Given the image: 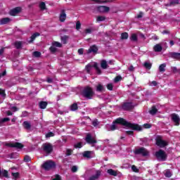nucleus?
<instances>
[{
	"label": "nucleus",
	"instance_id": "obj_49",
	"mask_svg": "<svg viewBox=\"0 0 180 180\" xmlns=\"http://www.w3.org/2000/svg\"><path fill=\"white\" fill-rule=\"evenodd\" d=\"M72 172H77L78 171V167L77 166H72L71 168Z\"/></svg>",
	"mask_w": 180,
	"mask_h": 180
},
{
	"label": "nucleus",
	"instance_id": "obj_44",
	"mask_svg": "<svg viewBox=\"0 0 180 180\" xmlns=\"http://www.w3.org/2000/svg\"><path fill=\"white\" fill-rule=\"evenodd\" d=\"M92 124L94 127H96L97 126L99 125V122H98V120H94L93 122H92Z\"/></svg>",
	"mask_w": 180,
	"mask_h": 180
},
{
	"label": "nucleus",
	"instance_id": "obj_36",
	"mask_svg": "<svg viewBox=\"0 0 180 180\" xmlns=\"http://www.w3.org/2000/svg\"><path fill=\"white\" fill-rule=\"evenodd\" d=\"M143 65L147 70H150L153 65L150 63L145 62Z\"/></svg>",
	"mask_w": 180,
	"mask_h": 180
},
{
	"label": "nucleus",
	"instance_id": "obj_3",
	"mask_svg": "<svg viewBox=\"0 0 180 180\" xmlns=\"http://www.w3.org/2000/svg\"><path fill=\"white\" fill-rule=\"evenodd\" d=\"M41 167L44 168V169H45V171H50V169L56 168V163L52 160H48L44 162Z\"/></svg>",
	"mask_w": 180,
	"mask_h": 180
},
{
	"label": "nucleus",
	"instance_id": "obj_52",
	"mask_svg": "<svg viewBox=\"0 0 180 180\" xmlns=\"http://www.w3.org/2000/svg\"><path fill=\"white\" fill-rule=\"evenodd\" d=\"M85 33H86V34H91V33H92V29H91V28L86 29Z\"/></svg>",
	"mask_w": 180,
	"mask_h": 180
},
{
	"label": "nucleus",
	"instance_id": "obj_13",
	"mask_svg": "<svg viewBox=\"0 0 180 180\" xmlns=\"http://www.w3.org/2000/svg\"><path fill=\"white\" fill-rule=\"evenodd\" d=\"M6 146L8 147L15 148H23V144L20 143H6Z\"/></svg>",
	"mask_w": 180,
	"mask_h": 180
},
{
	"label": "nucleus",
	"instance_id": "obj_10",
	"mask_svg": "<svg viewBox=\"0 0 180 180\" xmlns=\"http://www.w3.org/2000/svg\"><path fill=\"white\" fill-rule=\"evenodd\" d=\"M97 11L101 13H106L110 11V8L106 6H100L97 7Z\"/></svg>",
	"mask_w": 180,
	"mask_h": 180
},
{
	"label": "nucleus",
	"instance_id": "obj_42",
	"mask_svg": "<svg viewBox=\"0 0 180 180\" xmlns=\"http://www.w3.org/2000/svg\"><path fill=\"white\" fill-rule=\"evenodd\" d=\"M39 8L41 11H44V9H46V4L44 2H41L39 4Z\"/></svg>",
	"mask_w": 180,
	"mask_h": 180
},
{
	"label": "nucleus",
	"instance_id": "obj_29",
	"mask_svg": "<svg viewBox=\"0 0 180 180\" xmlns=\"http://www.w3.org/2000/svg\"><path fill=\"white\" fill-rule=\"evenodd\" d=\"M165 67H167V64L162 63L159 66V71L160 72H165Z\"/></svg>",
	"mask_w": 180,
	"mask_h": 180
},
{
	"label": "nucleus",
	"instance_id": "obj_5",
	"mask_svg": "<svg viewBox=\"0 0 180 180\" xmlns=\"http://www.w3.org/2000/svg\"><path fill=\"white\" fill-rule=\"evenodd\" d=\"M155 141H156V146H158V147H160V148H164V147H166V146H168V142L162 140V136H158L155 139Z\"/></svg>",
	"mask_w": 180,
	"mask_h": 180
},
{
	"label": "nucleus",
	"instance_id": "obj_2",
	"mask_svg": "<svg viewBox=\"0 0 180 180\" xmlns=\"http://www.w3.org/2000/svg\"><path fill=\"white\" fill-rule=\"evenodd\" d=\"M82 95L84 98H87V99H92V97L94 96V91L92 90V88L89 86L85 87L82 91Z\"/></svg>",
	"mask_w": 180,
	"mask_h": 180
},
{
	"label": "nucleus",
	"instance_id": "obj_9",
	"mask_svg": "<svg viewBox=\"0 0 180 180\" xmlns=\"http://www.w3.org/2000/svg\"><path fill=\"white\" fill-rule=\"evenodd\" d=\"M102 175V172L101 170H96V174H93L89 178V180H98Z\"/></svg>",
	"mask_w": 180,
	"mask_h": 180
},
{
	"label": "nucleus",
	"instance_id": "obj_47",
	"mask_svg": "<svg viewBox=\"0 0 180 180\" xmlns=\"http://www.w3.org/2000/svg\"><path fill=\"white\" fill-rule=\"evenodd\" d=\"M179 4V0H172L170 2V5H178Z\"/></svg>",
	"mask_w": 180,
	"mask_h": 180
},
{
	"label": "nucleus",
	"instance_id": "obj_4",
	"mask_svg": "<svg viewBox=\"0 0 180 180\" xmlns=\"http://www.w3.org/2000/svg\"><path fill=\"white\" fill-rule=\"evenodd\" d=\"M155 155L159 161H165V160H167V154L161 149L155 153Z\"/></svg>",
	"mask_w": 180,
	"mask_h": 180
},
{
	"label": "nucleus",
	"instance_id": "obj_61",
	"mask_svg": "<svg viewBox=\"0 0 180 180\" xmlns=\"http://www.w3.org/2000/svg\"><path fill=\"white\" fill-rule=\"evenodd\" d=\"M6 75V70H4L2 74L0 73V78H2V77H5Z\"/></svg>",
	"mask_w": 180,
	"mask_h": 180
},
{
	"label": "nucleus",
	"instance_id": "obj_40",
	"mask_svg": "<svg viewBox=\"0 0 180 180\" xmlns=\"http://www.w3.org/2000/svg\"><path fill=\"white\" fill-rule=\"evenodd\" d=\"M49 50H50L51 53H56V51H57V48H56V46L54 45H52L49 48Z\"/></svg>",
	"mask_w": 180,
	"mask_h": 180
},
{
	"label": "nucleus",
	"instance_id": "obj_25",
	"mask_svg": "<svg viewBox=\"0 0 180 180\" xmlns=\"http://www.w3.org/2000/svg\"><path fill=\"white\" fill-rule=\"evenodd\" d=\"M96 91L97 92H102L103 91H105V87H103V85L101 84H98L96 86Z\"/></svg>",
	"mask_w": 180,
	"mask_h": 180
},
{
	"label": "nucleus",
	"instance_id": "obj_51",
	"mask_svg": "<svg viewBox=\"0 0 180 180\" xmlns=\"http://www.w3.org/2000/svg\"><path fill=\"white\" fill-rule=\"evenodd\" d=\"M11 120L9 119V117H6V118H3L2 120H1V123H5V122H9Z\"/></svg>",
	"mask_w": 180,
	"mask_h": 180
},
{
	"label": "nucleus",
	"instance_id": "obj_57",
	"mask_svg": "<svg viewBox=\"0 0 180 180\" xmlns=\"http://www.w3.org/2000/svg\"><path fill=\"white\" fill-rule=\"evenodd\" d=\"M143 127H144L145 129H150L151 124H143Z\"/></svg>",
	"mask_w": 180,
	"mask_h": 180
},
{
	"label": "nucleus",
	"instance_id": "obj_41",
	"mask_svg": "<svg viewBox=\"0 0 180 180\" xmlns=\"http://www.w3.org/2000/svg\"><path fill=\"white\" fill-rule=\"evenodd\" d=\"M91 70H92V66L91 65H87L86 66V71L88 72V74L91 73Z\"/></svg>",
	"mask_w": 180,
	"mask_h": 180
},
{
	"label": "nucleus",
	"instance_id": "obj_48",
	"mask_svg": "<svg viewBox=\"0 0 180 180\" xmlns=\"http://www.w3.org/2000/svg\"><path fill=\"white\" fill-rule=\"evenodd\" d=\"M107 88L109 91H112L113 90V84H107Z\"/></svg>",
	"mask_w": 180,
	"mask_h": 180
},
{
	"label": "nucleus",
	"instance_id": "obj_19",
	"mask_svg": "<svg viewBox=\"0 0 180 180\" xmlns=\"http://www.w3.org/2000/svg\"><path fill=\"white\" fill-rule=\"evenodd\" d=\"M169 57H171L172 58H175L176 60H180V53L172 52L169 53Z\"/></svg>",
	"mask_w": 180,
	"mask_h": 180
},
{
	"label": "nucleus",
	"instance_id": "obj_62",
	"mask_svg": "<svg viewBox=\"0 0 180 180\" xmlns=\"http://www.w3.org/2000/svg\"><path fill=\"white\" fill-rule=\"evenodd\" d=\"M129 71L133 72L134 71V67L133 65H130L129 68H128Z\"/></svg>",
	"mask_w": 180,
	"mask_h": 180
},
{
	"label": "nucleus",
	"instance_id": "obj_53",
	"mask_svg": "<svg viewBox=\"0 0 180 180\" xmlns=\"http://www.w3.org/2000/svg\"><path fill=\"white\" fill-rule=\"evenodd\" d=\"M71 154H72V150L71 149H67L66 150V155H71Z\"/></svg>",
	"mask_w": 180,
	"mask_h": 180
},
{
	"label": "nucleus",
	"instance_id": "obj_8",
	"mask_svg": "<svg viewBox=\"0 0 180 180\" xmlns=\"http://www.w3.org/2000/svg\"><path fill=\"white\" fill-rule=\"evenodd\" d=\"M135 154H141L143 157L148 155V150L144 148H141L135 150Z\"/></svg>",
	"mask_w": 180,
	"mask_h": 180
},
{
	"label": "nucleus",
	"instance_id": "obj_16",
	"mask_svg": "<svg viewBox=\"0 0 180 180\" xmlns=\"http://www.w3.org/2000/svg\"><path fill=\"white\" fill-rule=\"evenodd\" d=\"M124 110H131L133 109V104L131 103H124L122 105Z\"/></svg>",
	"mask_w": 180,
	"mask_h": 180
},
{
	"label": "nucleus",
	"instance_id": "obj_31",
	"mask_svg": "<svg viewBox=\"0 0 180 180\" xmlns=\"http://www.w3.org/2000/svg\"><path fill=\"white\" fill-rule=\"evenodd\" d=\"M78 110V104H77L76 103L70 105V110H72V112H75V110Z\"/></svg>",
	"mask_w": 180,
	"mask_h": 180
},
{
	"label": "nucleus",
	"instance_id": "obj_20",
	"mask_svg": "<svg viewBox=\"0 0 180 180\" xmlns=\"http://www.w3.org/2000/svg\"><path fill=\"white\" fill-rule=\"evenodd\" d=\"M9 22H11V18H1L0 20V25H7Z\"/></svg>",
	"mask_w": 180,
	"mask_h": 180
},
{
	"label": "nucleus",
	"instance_id": "obj_6",
	"mask_svg": "<svg viewBox=\"0 0 180 180\" xmlns=\"http://www.w3.org/2000/svg\"><path fill=\"white\" fill-rule=\"evenodd\" d=\"M42 148L46 154H51V153H53V145L50 143H44Z\"/></svg>",
	"mask_w": 180,
	"mask_h": 180
},
{
	"label": "nucleus",
	"instance_id": "obj_56",
	"mask_svg": "<svg viewBox=\"0 0 180 180\" xmlns=\"http://www.w3.org/2000/svg\"><path fill=\"white\" fill-rule=\"evenodd\" d=\"M131 169H132V171H134V172H138V171H139V169H137V167L134 165H133L131 167Z\"/></svg>",
	"mask_w": 180,
	"mask_h": 180
},
{
	"label": "nucleus",
	"instance_id": "obj_32",
	"mask_svg": "<svg viewBox=\"0 0 180 180\" xmlns=\"http://www.w3.org/2000/svg\"><path fill=\"white\" fill-rule=\"evenodd\" d=\"M23 126L25 129H27V130H29L32 127V125H30V123L27 121H25L23 122Z\"/></svg>",
	"mask_w": 180,
	"mask_h": 180
},
{
	"label": "nucleus",
	"instance_id": "obj_22",
	"mask_svg": "<svg viewBox=\"0 0 180 180\" xmlns=\"http://www.w3.org/2000/svg\"><path fill=\"white\" fill-rule=\"evenodd\" d=\"M47 105H49V103L46 101H41L39 102V108L40 109H46V108H47Z\"/></svg>",
	"mask_w": 180,
	"mask_h": 180
},
{
	"label": "nucleus",
	"instance_id": "obj_7",
	"mask_svg": "<svg viewBox=\"0 0 180 180\" xmlns=\"http://www.w3.org/2000/svg\"><path fill=\"white\" fill-rule=\"evenodd\" d=\"M85 140L88 143V144H91L92 147L94 146V144H96L97 143L96 139L92 138V135H91V134H86Z\"/></svg>",
	"mask_w": 180,
	"mask_h": 180
},
{
	"label": "nucleus",
	"instance_id": "obj_63",
	"mask_svg": "<svg viewBox=\"0 0 180 180\" xmlns=\"http://www.w3.org/2000/svg\"><path fill=\"white\" fill-rule=\"evenodd\" d=\"M78 53L80 55L84 54V49H79L78 50Z\"/></svg>",
	"mask_w": 180,
	"mask_h": 180
},
{
	"label": "nucleus",
	"instance_id": "obj_39",
	"mask_svg": "<svg viewBox=\"0 0 180 180\" xmlns=\"http://www.w3.org/2000/svg\"><path fill=\"white\" fill-rule=\"evenodd\" d=\"M33 57H36L37 58H39V57H40V56H41V53L39 52V51H34L32 53Z\"/></svg>",
	"mask_w": 180,
	"mask_h": 180
},
{
	"label": "nucleus",
	"instance_id": "obj_35",
	"mask_svg": "<svg viewBox=\"0 0 180 180\" xmlns=\"http://www.w3.org/2000/svg\"><path fill=\"white\" fill-rule=\"evenodd\" d=\"M14 46L16 49H22V41H15Z\"/></svg>",
	"mask_w": 180,
	"mask_h": 180
},
{
	"label": "nucleus",
	"instance_id": "obj_54",
	"mask_svg": "<svg viewBox=\"0 0 180 180\" xmlns=\"http://www.w3.org/2000/svg\"><path fill=\"white\" fill-rule=\"evenodd\" d=\"M46 137H54V134L53 132H49L48 134H46Z\"/></svg>",
	"mask_w": 180,
	"mask_h": 180
},
{
	"label": "nucleus",
	"instance_id": "obj_21",
	"mask_svg": "<svg viewBox=\"0 0 180 180\" xmlns=\"http://www.w3.org/2000/svg\"><path fill=\"white\" fill-rule=\"evenodd\" d=\"M40 36V33L39 32H35L31 36V40L30 41V43H32L35 39L36 37H39Z\"/></svg>",
	"mask_w": 180,
	"mask_h": 180
},
{
	"label": "nucleus",
	"instance_id": "obj_43",
	"mask_svg": "<svg viewBox=\"0 0 180 180\" xmlns=\"http://www.w3.org/2000/svg\"><path fill=\"white\" fill-rule=\"evenodd\" d=\"M94 68H96V70L98 74H101V69H99V67H98V64H97V63H95V64L94 65Z\"/></svg>",
	"mask_w": 180,
	"mask_h": 180
},
{
	"label": "nucleus",
	"instance_id": "obj_18",
	"mask_svg": "<svg viewBox=\"0 0 180 180\" xmlns=\"http://www.w3.org/2000/svg\"><path fill=\"white\" fill-rule=\"evenodd\" d=\"M91 53H98V47L95 45L90 46V48L87 51V53L91 54Z\"/></svg>",
	"mask_w": 180,
	"mask_h": 180
},
{
	"label": "nucleus",
	"instance_id": "obj_30",
	"mask_svg": "<svg viewBox=\"0 0 180 180\" xmlns=\"http://www.w3.org/2000/svg\"><path fill=\"white\" fill-rule=\"evenodd\" d=\"M158 112V110L155 106H153L151 108L150 110L149 111V113L152 115H154Z\"/></svg>",
	"mask_w": 180,
	"mask_h": 180
},
{
	"label": "nucleus",
	"instance_id": "obj_12",
	"mask_svg": "<svg viewBox=\"0 0 180 180\" xmlns=\"http://www.w3.org/2000/svg\"><path fill=\"white\" fill-rule=\"evenodd\" d=\"M172 120L175 123L176 126H179V116L175 113L171 115Z\"/></svg>",
	"mask_w": 180,
	"mask_h": 180
},
{
	"label": "nucleus",
	"instance_id": "obj_38",
	"mask_svg": "<svg viewBox=\"0 0 180 180\" xmlns=\"http://www.w3.org/2000/svg\"><path fill=\"white\" fill-rule=\"evenodd\" d=\"M165 176H167V178H171L172 176V173H171V171L166 170L165 172Z\"/></svg>",
	"mask_w": 180,
	"mask_h": 180
},
{
	"label": "nucleus",
	"instance_id": "obj_28",
	"mask_svg": "<svg viewBox=\"0 0 180 180\" xmlns=\"http://www.w3.org/2000/svg\"><path fill=\"white\" fill-rule=\"evenodd\" d=\"M129 39V34L127 32H123L121 34V40H127Z\"/></svg>",
	"mask_w": 180,
	"mask_h": 180
},
{
	"label": "nucleus",
	"instance_id": "obj_11",
	"mask_svg": "<svg viewBox=\"0 0 180 180\" xmlns=\"http://www.w3.org/2000/svg\"><path fill=\"white\" fill-rule=\"evenodd\" d=\"M20 12H22V8L16 7L11 10L9 13L11 16H16V15L20 13Z\"/></svg>",
	"mask_w": 180,
	"mask_h": 180
},
{
	"label": "nucleus",
	"instance_id": "obj_26",
	"mask_svg": "<svg viewBox=\"0 0 180 180\" xmlns=\"http://www.w3.org/2000/svg\"><path fill=\"white\" fill-rule=\"evenodd\" d=\"M101 68H103V70H106V68L109 67L108 65V62H106V60H101Z\"/></svg>",
	"mask_w": 180,
	"mask_h": 180
},
{
	"label": "nucleus",
	"instance_id": "obj_45",
	"mask_svg": "<svg viewBox=\"0 0 180 180\" xmlns=\"http://www.w3.org/2000/svg\"><path fill=\"white\" fill-rule=\"evenodd\" d=\"M160 44H162V47L163 46L162 49H165V50L168 48L167 42H160Z\"/></svg>",
	"mask_w": 180,
	"mask_h": 180
},
{
	"label": "nucleus",
	"instance_id": "obj_58",
	"mask_svg": "<svg viewBox=\"0 0 180 180\" xmlns=\"http://www.w3.org/2000/svg\"><path fill=\"white\" fill-rule=\"evenodd\" d=\"M24 160L25 161V162H29V161H30V157L29 156H25L24 158Z\"/></svg>",
	"mask_w": 180,
	"mask_h": 180
},
{
	"label": "nucleus",
	"instance_id": "obj_23",
	"mask_svg": "<svg viewBox=\"0 0 180 180\" xmlns=\"http://www.w3.org/2000/svg\"><path fill=\"white\" fill-rule=\"evenodd\" d=\"M108 174H109L110 175H112V176H117V172L112 169H109L107 171Z\"/></svg>",
	"mask_w": 180,
	"mask_h": 180
},
{
	"label": "nucleus",
	"instance_id": "obj_50",
	"mask_svg": "<svg viewBox=\"0 0 180 180\" xmlns=\"http://www.w3.org/2000/svg\"><path fill=\"white\" fill-rule=\"evenodd\" d=\"M119 81H122V77L121 76H117L114 79L115 82H119Z\"/></svg>",
	"mask_w": 180,
	"mask_h": 180
},
{
	"label": "nucleus",
	"instance_id": "obj_33",
	"mask_svg": "<svg viewBox=\"0 0 180 180\" xmlns=\"http://www.w3.org/2000/svg\"><path fill=\"white\" fill-rule=\"evenodd\" d=\"M52 46H54L55 47H59V48H61L63 47V44L58 42V41H53L52 42Z\"/></svg>",
	"mask_w": 180,
	"mask_h": 180
},
{
	"label": "nucleus",
	"instance_id": "obj_64",
	"mask_svg": "<svg viewBox=\"0 0 180 180\" xmlns=\"http://www.w3.org/2000/svg\"><path fill=\"white\" fill-rule=\"evenodd\" d=\"M151 85H153V86H157L158 83H157L156 81H153V82H151Z\"/></svg>",
	"mask_w": 180,
	"mask_h": 180
},
{
	"label": "nucleus",
	"instance_id": "obj_34",
	"mask_svg": "<svg viewBox=\"0 0 180 180\" xmlns=\"http://www.w3.org/2000/svg\"><path fill=\"white\" fill-rule=\"evenodd\" d=\"M106 20V17L103 15H100L96 18V22H103Z\"/></svg>",
	"mask_w": 180,
	"mask_h": 180
},
{
	"label": "nucleus",
	"instance_id": "obj_15",
	"mask_svg": "<svg viewBox=\"0 0 180 180\" xmlns=\"http://www.w3.org/2000/svg\"><path fill=\"white\" fill-rule=\"evenodd\" d=\"M162 45L161 43L160 44H157L153 46V51L155 53H161V51H162Z\"/></svg>",
	"mask_w": 180,
	"mask_h": 180
},
{
	"label": "nucleus",
	"instance_id": "obj_17",
	"mask_svg": "<svg viewBox=\"0 0 180 180\" xmlns=\"http://www.w3.org/2000/svg\"><path fill=\"white\" fill-rule=\"evenodd\" d=\"M67 19V14L65 13V10H62L59 16L60 22H65Z\"/></svg>",
	"mask_w": 180,
	"mask_h": 180
},
{
	"label": "nucleus",
	"instance_id": "obj_46",
	"mask_svg": "<svg viewBox=\"0 0 180 180\" xmlns=\"http://www.w3.org/2000/svg\"><path fill=\"white\" fill-rule=\"evenodd\" d=\"M79 29H81V22L77 21L76 22V30H79Z\"/></svg>",
	"mask_w": 180,
	"mask_h": 180
},
{
	"label": "nucleus",
	"instance_id": "obj_59",
	"mask_svg": "<svg viewBox=\"0 0 180 180\" xmlns=\"http://www.w3.org/2000/svg\"><path fill=\"white\" fill-rule=\"evenodd\" d=\"M172 71L173 72H174V74H175V73L178 72V69L176 68V67H172Z\"/></svg>",
	"mask_w": 180,
	"mask_h": 180
},
{
	"label": "nucleus",
	"instance_id": "obj_1",
	"mask_svg": "<svg viewBox=\"0 0 180 180\" xmlns=\"http://www.w3.org/2000/svg\"><path fill=\"white\" fill-rule=\"evenodd\" d=\"M117 124H122V126L132 129V130H137L138 131H141V130H143V128L140 125L137 124H131V122H127L126 120L120 117L115 120L112 125L108 126V131H114V130H117Z\"/></svg>",
	"mask_w": 180,
	"mask_h": 180
},
{
	"label": "nucleus",
	"instance_id": "obj_37",
	"mask_svg": "<svg viewBox=\"0 0 180 180\" xmlns=\"http://www.w3.org/2000/svg\"><path fill=\"white\" fill-rule=\"evenodd\" d=\"M130 40H131V41H137V40H138V39H137V34H132L131 35Z\"/></svg>",
	"mask_w": 180,
	"mask_h": 180
},
{
	"label": "nucleus",
	"instance_id": "obj_55",
	"mask_svg": "<svg viewBox=\"0 0 180 180\" xmlns=\"http://www.w3.org/2000/svg\"><path fill=\"white\" fill-rule=\"evenodd\" d=\"M75 148H81L82 147V143H78L76 145H75Z\"/></svg>",
	"mask_w": 180,
	"mask_h": 180
},
{
	"label": "nucleus",
	"instance_id": "obj_24",
	"mask_svg": "<svg viewBox=\"0 0 180 180\" xmlns=\"http://www.w3.org/2000/svg\"><path fill=\"white\" fill-rule=\"evenodd\" d=\"M95 4H108L109 2H112V0H105V1H101V0H91Z\"/></svg>",
	"mask_w": 180,
	"mask_h": 180
},
{
	"label": "nucleus",
	"instance_id": "obj_60",
	"mask_svg": "<svg viewBox=\"0 0 180 180\" xmlns=\"http://www.w3.org/2000/svg\"><path fill=\"white\" fill-rule=\"evenodd\" d=\"M0 95H2V96H5V90L0 89Z\"/></svg>",
	"mask_w": 180,
	"mask_h": 180
},
{
	"label": "nucleus",
	"instance_id": "obj_14",
	"mask_svg": "<svg viewBox=\"0 0 180 180\" xmlns=\"http://www.w3.org/2000/svg\"><path fill=\"white\" fill-rule=\"evenodd\" d=\"M82 155L84 158H87L88 160H89L94 157V151H84L83 152Z\"/></svg>",
	"mask_w": 180,
	"mask_h": 180
},
{
	"label": "nucleus",
	"instance_id": "obj_27",
	"mask_svg": "<svg viewBox=\"0 0 180 180\" xmlns=\"http://www.w3.org/2000/svg\"><path fill=\"white\" fill-rule=\"evenodd\" d=\"M68 39H70V37L67 35H64L63 37H60V40L62 43H63V44H67V41L68 40Z\"/></svg>",
	"mask_w": 180,
	"mask_h": 180
}]
</instances>
